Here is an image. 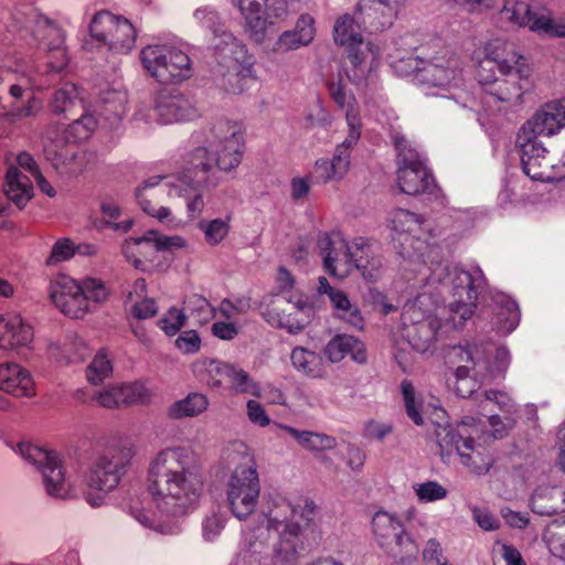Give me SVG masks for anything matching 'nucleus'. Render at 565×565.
<instances>
[{
  "instance_id": "a878e982",
  "label": "nucleus",
  "mask_w": 565,
  "mask_h": 565,
  "mask_svg": "<svg viewBox=\"0 0 565 565\" xmlns=\"http://www.w3.org/2000/svg\"><path fill=\"white\" fill-rule=\"evenodd\" d=\"M0 390L17 397L35 395V383L28 370L17 363L0 364Z\"/></svg>"
},
{
  "instance_id": "473e14b6",
  "label": "nucleus",
  "mask_w": 565,
  "mask_h": 565,
  "mask_svg": "<svg viewBox=\"0 0 565 565\" xmlns=\"http://www.w3.org/2000/svg\"><path fill=\"white\" fill-rule=\"evenodd\" d=\"M495 321L494 324L499 332L509 334L519 324L520 310L518 303L504 294H498L493 297Z\"/></svg>"
},
{
  "instance_id": "69168bd1",
  "label": "nucleus",
  "mask_w": 565,
  "mask_h": 565,
  "mask_svg": "<svg viewBox=\"0 0 565 565\" xmlns=\"http://www.w3.org/2000/svg\"><path fill=\"white\" fill-rule=\"evenodd\" d=\"M403 330L408 326H414L423 321L434 320L433 318L425 317V312L420 310L415 303H406L403 307L402 316Z\"/></svg>"
},
{
  "instance_id": "3c124183",
  "label": "nucleus",
  "mask_w": 565,
  "mask_h": 565,
  "mask_svg": "<svg viewBox=\"0 0 565 565\" xmlns=\"http://www.w3.org/2000/svg\"><path fill=\"white\" fill-rule=\"evenodd\" d=\"M186 319L182 310L172 307L159 319L158 326L167 335L173 337L185 326Z\"/></svg>"
},
{
  "instance_id": "1a4fd4ad",
  "label": "nucleus",
  "mask_w": 565,
  "mask_h": 565,
  "mask_svg": "<svg viewBox=\"0 0 565 565\" xmlns=\"http://www.w3.org/2000/svg\"><path fill=\"white\" fill-rule=\"evenodd\" d=\"M318 247L323 257L326 271L339 278L345 277L354 267L365 268L363 265L375 256L372 246L362 237L355 238L348 244L344 239H335L328 235L318 238Z\"/></svg>"
},
{
  "instance_id": "0e129e2a",
  "label": "nucleus",
  "mask_w": 565,
  "mask_h": 565,
  "mask_svg": "<svg viewBox=\"0 0 565 565\" xmlns=\"http://www.w3.org/2000/svg\"><path fill=\"white\" fill-rule=\"evenodd\" d=\"M130 313L137 320H146L157 316L158 307L154 299L145 297L131 306Z\"/></svg>"
},
{
  "instance_id": "603ef678",
  "label": "nucleus",
  "mask_w": 565,
  "mask_h": 565,
  "mask_svg": "<svg viewBox=\"0 0 565 565\" xmlns=\"http://www.w3.org/2000/svg\"><path fill=\"white\" fill-rule=\"evenodd\" d=\"M413 75L412 82L418 87L429 90L431 88H445L450 83L448 73H405Z\"/></svg>"
},
{
  "instance_id": "79ce46f5",
  "label": "nucleus",
  "mask_w": 565,
  "mask_h": 565,
  "mask_svg": "<svg viewBox=\"0 0 565 565\" xmlns=\"http://www.w3.org/2000/svg\"><path fill=\"white\" fill-rule=\"evenodd\" d=\"M160 115L169 121L190 120L196 115L189 99L183 96H173L170 100L159 106Z\"/></svg>"
},
{
  "instance_id": "a18cd8bd",
  "label": "nucleus",
  "mask_w": 565,
  "mask_h": 565,
  "mask_svg": "<svg viewBox=\"0 0 565 565\" xmlns=\"http://www.w3.org/2000/svg\"><path fill=\"white\" fill-rule=\"evenodd\" d=\"M77 99L82 109L85 110L83 99L78 98V89L76 85L67 83L64 85V87L55 92L51 102V108L56 114H65L67 111H72V108L75 106Z\"/></svg>"
},
{
  "instance_id": "774afa93",
  "label": "nucleus",
  "mask_w": 565,
  "mask_h": 565,
  "mask_svg": "<svg viewBox=\"0 0 565 565\" xmlns=\"http://www.w3.org/2000/svg\"><path fill=\"white\" fill-rule=\"evenodd\" d=\"M472 516L477 524L484 531L499 529L500 521L487 510L475 507L472 508Z\"/></svg>"
},
{
  "instance_id": "a19ab883",
  "label": "nucleus",
  "mask_w": 565,
  "mask_h": 565,
  "mask_svg": "<svg viewBox=\"0 0 565 565\" xmlns=\"http://www.w3.org/2000/svg\"><path fill=\"white\" fill-rule=\"evenodd\" d=\"M209 402L205 395L199 393L189 394L184 399L175 402L169 408L171 418L193 417L207 408Z\"/></svg>"
},
{
  "instance_id": "423d86ee",
  "label": "nucleus",
  "mask_w": 565,
  "mask_h": 565,
  "mask_svg": "<svg viewBox=\"0 0 565 565\" xmlns=\"http://www.w3.org/2000/svg\"><path fill=\"white\" fill-rule=\"evenodd\" d=\"M477 427L468 420H461L456 426L446 423H435V437L439 447V456L445 463H450L456 454L462 465L477 475H486L493 465V458L475 446L473 434Z\"/></svg>"
},
{
  "instance_id": "4d7b16f0",
  "label": "nucleus",
  "mask_w": 565,
  "mask_h": 565,
  "mask_svg": "<svg viewBox=\"0 0 565 565\" xmlns=\"http://www.w3.org/2000/svg\"><path fill=\"white\" fill-rule=\"evenodd\" d=\"M420 501L431 502L446 498L447 490L436 481H427L415 488Z\"/></svg>"
},
{
  "instance_id": "72a5a7b5",
  "label": "nucleus",
  "mask_w": 565,
  "mask_h": 565,
  "mask_svg": "<svg viewBox=\"0 0 565 565\" xmlns=\"http://www.w3.org/2000/svg\"><path fill=\"white\" fill-rule=\"evenodd\" d=\"M436 320L423 321L403 330V338L419 353L427 352L434 344L438 331Z\"/></svg>"
},
{
  "instance_id": "f03ea898",
  "label": "nucleus",
  "mask_w": 565,
  "mask_h": 565,
  "mask_svg": "<svg viewBox=\"0 0 565 565\" xmlns=\"http://www.w3.org/2000/svg\"><path fill=\"white\" fill-rule=\"evenodd\" d=\"M259 490L256 469L249 466V518L258 522L252 529L253 537L263 544L275 533L274 559L281 564H292L303 550L306 532L316 525L317 505L312 500H306L302 507L295 508L285 499H277L256 512L252 508Z\"/></svg>"
},
{
  "instance_id": "20e7f679",
  "label": "nucleus",
  "mask_w": 565,
  "mask_h": 565,
  "mask_svg": "<svg viewBox=\"0 0 565 565\" xmlns=\"http://www.w3.org/2000/svg\"><path fill=\"white\" fill-rule=\"evenodd\" d=\"M47 295L56 309L71 319H83L110 296V289L99 278L86 277L76 280L61 274L50 280Z\"/></svg>"
},
{
  "instance_id": "f704fd0d",
  "label": "nucleus",
  "mask_w": 565,
  "mask_h": 565,
  "mask_svg": "<svg viewBox=\"0 0 565 565\" xmlns=\"http://www.w3.org/2000/svg\"><path fill=\"white\" fill-rule=\"evenodd\" d=\"M33 186L30 179L18 168H9L6 175L4 193L18 206H23L32 198Z\"/></svg>"
},
{
  "instance_id": "aec40b11",
  "label": "nucleus",
  "mask_w": 565,
  "mask_h": 565,
  "mask_svg": "<svg viewBox=\"0 0 565 565\" xmlns=\"http://www.w3.org/2000/svg\"><path fill=\"white\" fill-rule=\"evenodd\" d=\"M140 61L146 71L169 67L175 71H190L191 67V60L185 52L161 45H147L143 47L140 52Z\"/></svg>"
},
{
  "instance_id": "864d4df0",
  "label": "nucleus",
  "mask_w": 565,
  "mask_h": 565,
  "mask_svg": "<svg viewBox=\"0 0 565 565\" xmlns=\"http://www.w3.org/2000/svg\"><path fill=\"white\" fill-rule=\"evenodd\" d=\"M71 62V57L66 47H50L43 55V66L46 71H66Z\"/></svg>"
},
{
  "instance_id": "09e8293b",
  "label": "nucleus",
  "mask_w": 565,
  "mask_h": 565,
  "mask_svg": "<svg viewBox=\"0 0 565 565\" xmlns=\"http://www.w3.org/2000/svg\"><path fill=\"white\" fill-rule=\"evenodd\" d=\"M113 372V366L104 353H98L88 365L86 375L88 381L92 384H100L106 377H108Z\"/></svg>"
},
{
  "instance_id": "bf43d9fd",
  "label": "nucleus",
  "mask_w": 565,
  "mask_h": 565,
  "mask_svg": "<svg viewBox=\"0 0 565 565\" xmlns=\"http://www.w3.org/2000/svg\"><path fill=\"white\" fill-rule=\"evenodd\" d=\"M200 227L204 231L206 241L213 245L218 244L228 232L227 223L220 218L201 223Z\"/></svg>"
},
{
  "instance_id": "58836bf2",
  "label": "nucleus",
  "mask_w": 565,
  "mask_h": 565,
  "mask_svg": "<svg viewBox=\"0 0 565 565\" xmlns=\"http://www.w3.org/2000/svg\"><path fill=\"white\" fill-rule=\"evenodd\" d=\"M521 79V73H500L495 87H489L490 95L501 102L519 100L522 95Z\"/></svg>"
},
{
  "instance_id": "a211bd4d",
  "label": "nucleus",
  "mask_w": 565,
  "mask_h": 565,
  "mask_svg": "<svg viewBox=\"0 0 565 565\" xmlns=\"http://www.w3.org/2000/svg\"><path fill=\"white\" fill-rule=\"evenodd\" d=\"M564 127L565 107L562 98L545 104L523 124L520 131L529 134L532 137H551Z\"/></svg>"
},
{
  "instance_id": "4468645a",
  "label": "nucleus",
  "mask_w": 565,
  "mask_h": 565,
  "mask_svg": "<svg viewBox=\"0 0 565 565\" xmlns=\"http://www.w3.org/2000/svg\"><path fill=\"white\" fill-rule=\"evenodd\" d=\"M501 18L515 26H527L533 32L553 35L556 22L545 9L532 10L529 3L519 0H505Z\"/></svg>"
},
{
  "instance_id": "2eb2a0df",
  "label": "nucleus",
  "mask_w": 565,
  "mask_h": 565,
  "mask_svg": "<svg viewBox=\"0 0 565 565\" xmlns=\"http://www.w3.org/2000/svg\"><path fill=\"white\" fill-rule=\"evenodd\" d=\"M201 379L209 387L230 395L244 393L247 388L246 372L242 367L221 361H210Z\"/></svg>"
},
{
  "instance_id": "cd10ccee",
  "label": "nucleus",
  "mask_w": 565,
  "mask_h": 565,
  "mask_svg": "<svg viewBox=\"0 0 565 565\" xmlns=\"http://www.w3.org/2000/svg\"><path fill=\"white\" fill-rule=\"evenodd\" d=\"M162 180L161 175H156L146 180L142 185L136 190V198L141 210L149 216L160 223L173 221L169 207L159 204V195L153 190Z\"/></svg>"
},
{
  "instance_id": "13d9d810",
  "label": "nucleus",
  "mask_w": 565,
  "mask_h": 565,
  "mask_svg": "<svg viewBox=\"0 0 565 565\" xmlns=\"http://www.w3.org/2000/svg\"><path fill=\"white\" fill-rule=\"evenodd\" d=\"M249 395H253L257 398L265 401L268 404H282L284 395L282 393L270 385H259L258 383L249 382Z\"/></svg>"
},
{
  "instance_id": "5701e85b",
  "label": "nucleus",
  "mask_w": 565,
  "mask_h": 565,
  "mask_svg": "<svg viewBox=\"0 0 565 565\" xmlns=\"http://www.w3.org/2000/svg\"><path fill=\"white\" fill-rule=\"evenodd\" d=\"M149 391L139 383L110 386L100 392L96 399L105 408H119L132 404H145L150 401Z\"/></svg>"
},
{
  "instance_id": "bb28decb",
  "label": "nucleus",
  "mask_w": 565,
  "mask_h": 565,
  "mask_svg": "<svg viewBox=\"0 0 565 565\" xmlns=\"http://www.w3.org/2000/svg\"><path fill=\"white\" fill-rule=\"evenodd\" d=\"M323 352L327 359L332 363L342 361L348 354L359 364H364L367 361L364 344L355 337L349 334L334 335L327 343Z\"/></svg>"
},
{
  "instance_id": "49530a36",
  "label": "nucleus",
  "mask_w": 565,
  "mask_h": 565,
  "mask_svg": "<svg viewBox=\"0 0 565 565\" xmlns=\"http://www.w3.org/2000/svg\"><path fill=\"white\" fill-rule=\"evenodd\" d=\"M353 19L344 14L340 17L333 26V39L337 44L349 46L352 44H362V36L353 31Z\"/></svg>"
},
{
  "instance_id": "39448f33",
  "label": "nucleus",
  "mask_w": 565,
  "mask_h": 565,
  "mask_svg": "<svg viewBox=\"0 0 565 565\" xmlns=\"http://www.w3.org/2000/svg\"><path fill=\"white\" fill-rule=\"evenodd\" d=\"M430 279L449 289L452 299L448 303V320L455 328L462 327L472 317L479 292L484 286L482 270L477 267L468 271L458 265L439 263L431 270Z\"/></svg>"
},
{
  "instance_id": "37998d69",
  "label": "nucleus",
  "mask_w": 565,
  "mask_h": 565,
  "mask_svg": "<svg viewBox=\"0 0 565 565\" xmlns=\"http://www.w3.org/2000/svg\"><path fill=\"white\" fill-rule=\"evenodd\" d=\"M394 145L397 151V166L399 168L411 167H426L425 158L418 152V150L412 146L404 136H395Z\"/></svg>"
},
{
  "instance_id": "de8ad7c7",
  "label": "nucleus",
  "mask_w": 565,
  "mask_h": 565,
  "mask_svg": "<svg viewBox=\"0 0 565 565\" xmlns=\"http://www.w3.org/2000/svg\"><path fill=\"white\" fill-rule=\"evenodd\" d=\"M544 540L554 556L565 559V524L555 523L548 526Z\"/></svg>"
},
{
  "instance_id": "4c0bfd02",
  "label": "nucleus",
  "mask_w": 565,
  "mask_h": 565,
  "mask_svg": "<svg viewBox=\"0 0 565 565\" xmlns=\"http://www.w3.org/2000/svg\"><path fill=\"white\" fill-rule=\"evenodd\" d=\"M294 367L305 375L321 377L323 374L321 356L305 348H295L290 355Z\"/></svg>"
},
{
  "instance_id": "4be33fe9",
  "label": "nucleus",
  "mask_w": 565,
  "mask_h": 565,
  "mask_svg": "<svg viewBox=\"0 0 565 565\" xmlns=\"http://www.w3.org/2000/svg\"><path fill=\"white\" fill-rule=\"evenodd\" d=\"M34 338L33 328L20 316L0 315V350L18 351L29 348Z\"/></svg>"
},
{
  "instance_id": "c03bdc74",
  "label": "nucleus",
  "mask_w": 565,
  "mask_h": 565,
  "mask_svg": "<svg viewBox=\"0 0 565 565\" xmlns=\"http://www.w3.org/2000/svg\"><path fill=\"white\" fill-rule=\"evenodd\" d=\"M243 158V151L238 145L236 134L225 140L222 150L218 152L215 160V167L221 170L230 171L237 167Z\"/></svg>"
},
{
  "instance_id": "680f3d73",
  "label": "nucleus",
  "mask_w": 565,
  "mask_h": 565,
  "mask_svg": "<svg viewBox=\"0 0 565 565\" xmlns=\"http://www.w3.org/2000/svg\"><path fill=\"white\" fill-rule=\"evenodd\" d=\"M174 344L183 353H196L201 348V338L195 330H186L175 339Z\"/></svg>"
},
{
  "instance_id": "c9c22d12",
  "label": "nucleus",
  "mask_w": 565,
  "mask_h": 565,
  "mask_svg": "<svg viewBox=\"0 0 565 565\" xmlns=\"http://www.w3.org/2000/svg\"><path fill=\"white\" fill-rule=\"evenodd\" d=\"M279 427L286 430L301 447L310 451L330 450L337 446V439L327 434L299 430L286 425H279Z\"/></svg>"
},
{
  "instance_id": "f3484780",
  "label": "nucleus",
  "mask_w": 565,
  "mask_h": 565,
  "mask_svg": "<svg viewBox=\"0 0 565 565\" xmlns=\"http://www.w3.org/2000/svg\"><path fill=\"white\" fill-rule=\"evenodd\" d=\"M480 54L484 55L479 64L483 71H493L495 66L499 71H522L530 66L529 58L514 44L501 40L489 42Z\"/></svg>"
},
{
  "instance_id": "c85d7f7f",
  "label": "nucleus",
  "mask_w": 565,
  "mask_h": 565,
  "mask_svg": "<svg viewBox=\"0 0 565 565\" xmlns=\"http://www.w3.org/2000/svg\"><path fill=\"white\" fill-rule=\"evenodd\" d=\"M531 509L539 515H554L565 511V490L557 486H539L531 497Z\"/></svg>"
},
{
  "instance_id": "9d476101",
  "label": "nucleus",
  "mask_w": 565,
  "mask_h": 565,
  "mask_svg": "<svg viewBox=\"0 0 565 565\" xmlns=\"http://www.w3.org/2000/svg\"><path fill=\"white\" fill-rule=\"evenodd\" d=\"M372 531L379 546L396 563L404 564L416 558L418 546L396 514L377 511L372 519Z\"/></svg>"
},
{
  "instance_id": "8fccbe9b",
  "label": "nucleus",
  "mask_w": 565,
  "mask_h": 565,
  "mask_svg": "<svg viewBox=\"0 0 565 565\" xmlns=\"http://www.w3.org/2000/svg\"><path fill=\"white\" fill-rule=\"evenodd\" d=\"M76 254L75 243L67 237L57 239L52 246L51 253L45 260L46 266L70 260Z\"/></svg>"
},
{
  "instance_id": "6e6552de",
  "label": "nucleus",
  "mask_w": 565,
  "mask_h": 565,
  "mask_svg": "<svg viewBox=\"0 0 565 565\" xmlns=\"http://www.w3.org/2000/svg\"><path fill=\"white\" fill-rule=\"evenodd\" d=\"M318 247L323 257L326 271L339 278L345 277L354 267L365 268L363 265L375 256L372 246L362 237L355 238L348 244L344 239H335L328 235L318 238Z\"/></svg>"
},
{
  "instance_id": "ea45409f",
  "label": "nucleus",
  "mask_w": 565,
  "mask_h": 565,
  "mask_svg": "<svg viewBox=\"0 0 565 565\" xmlns=\"http://www.w3.org/2000/svg\"><path fill=\"white\" fill-rule=\"evenodd\" d=\"M391 227L399 235L407 234L415 237L416 234L422 230L425 222L424 216L409 212L404 209H397L391 214Z\"/></svg>"
},
{
  "instance_id": "7ed1b4c3",
  "label": "nucleus",
  "mask_w": 565,
  "mask_h": 565,
  "mask_svg": "<svg viewBox=\"0 0 565 565\" xmlns=\"http://www.w3.org/2000/svg\"><path fill=\"white\" fill-rule=\"evenodd\" d=\"M446 356L449 364L456 365L447 385L462 398L470 397L481 385L503 379L511 361L504 347L497 348L491 359L490 344L482 342L451 347Z\"/></svg>"
},
{
  "instance_id": "ddd939ff",
  "label": "nucleus",
  "mask_w": 565,
  "mask_h": 565,
  "mask_svg": "<svg viewBox=\"0 0 565 565\" xmlns=\"http://www.w3.org/2000/svg\"><path fill=\"white\" fill-rule=\"evenodd\" d=\"M19 449L28 461L41 469L47 492L51 495H62L65 478L58 455L31 443L19 444Z\"/></svg>"
},
{
  "instance_id": "e433bc0d",
  "label": "nucleus",
  "mask_w": 565,
  "mask_h": 565,
  "mask_svg": "<svg viewBox=\"0 0 565 565\" xmlns=\"http://www.w3.org/2000/svg\"><path fill=\"white\" fill-rule=\"evenodd\" d=\"M349 171L344 157L334 156L331 161L320 159L316 161L312 178L318 183L341 180Z\"/></svg>"
},
{
  "instance_id": "0eeeda50",
  "label": "nucleus",
  "mask_w": 565,
  "mask_h": 565,
  "mask_svg": "<svg viewBox=\"0 0 565 565\" xmlns=\"http://www.w3.org/2000/svg\"><path fill=\"white\" fill-rule=\"evenodd\" d=\"M135 455L136 446L131 439H113L90 465L84 476V483L88 490L104 493L115 489Z\"/></svg>"
},
{
  "instance_id": "412c9836",
  "label": "nucleus",
  "mask_w": 565,
  "mask_h": 565,
  "mask_svg": "<svg viewBox=\"0 0 565 565\" xmlns=\"http://www.w3.org/2000/svg\"><path fill=\"white\" fill-rule=\"evenodd\" d=\"M249 3V39L262 43L269 26L274 24L273 18L285 13V3L281 0H262Z\"/></svg>"
},
{
  "instance_id": "6ab92c4d",
  "label": "nucleus",
  "mask_w": 565,
  "mask_h": 565,
  "mask_svg": "<svg viewBox=\"0 0 565 565\" xmlns=\"http://www.w3.org/2000/svg\"><path fill=\"white\" fill-rule=\"evenodd\" d=\"M215 167V160L205 147H198L184 159V168L178 174V180L193 190L210 182Z\"/></svg>"
},
{
  "instance_id": "e2e57ef3",
  "label": "nucleus",
  "mask_w": 565,
  "mask_h": 565,
  "mask_svg": "<svg viewBox=\"0 0 565 565\" xmlns=\"http://www.w3.org/2000/svg\"><path fill=\"white\" fill-rule=\"evenodd\" d=\"M292 31L309 45L316 35L315 19L308 13L301 14Z\"/></svg>"
},
{
  "instance_id": "9b49d317",
  "label": "nucleus",
  "mask_w": 565,
  "mask_h": 565,
  "mask_svg": "<svg viewBox=\"0 0 565 565\" xmlns=\"http://www.w3.org/2000/svg\"><path fill=\"white\" fill-rule=\"evenodd\" d=\"M184 245L185 242L180 236H164L159 235L156 231H150L143 237L126 239L122 253L135 268L142 271H154L163 265L161 252L181 248Z\"/></svg>"
},
{
  "instance_id": "b1692460",
  "label": "nucleus",
  "mask_w": 565,
  "mask_h": 565,
  "mask_svg": "<svg viewBox=\"0 0 565 565\" xmlns=\"http://www.w3.org/2000/svg\"><path fill=\"white\" fill-rule=\"evenodd\" d=\"M318 282V292L329 297L337 317L353 328L361 330L364 324L363 317L358 306L350 301L348 295L340 289L333 288L326 277H319Z\"/></svg>"
},
{
  "instance_id": "c756f323",
  "label": "nucleus",
  "mask_w": 565,
  "mask_h": 565,
  "mask_svg": "<svg viewBox=\"0 0 565 565\" xmlns=\"http://www.w3.org/2000/svg\"><path fill=\"white\" fill-rule=\"evenodd\" d=\"M397 183L401 192L408 195L430 193L435 188V180L427 167H404L397 170Z\"/></svg>"
},
{
  "instance_id": "052dcab7",
  "label": "nucleus",
  "mask_w": 565,
  "mask_h": 565,
  "mask_svg": "<svg viewBox=\"0 0 565 565\" xmlns=\"http://www.w3.org/2000/svg\"><path fill=\"white\" fill-rule=\"evenodd\" d=\"M505 420L507 422H503L498 415L488 417L490 429L486 431L487 436L484 437V441H487L488 438H492L493 440L504 438L513 425V420L510 416H507Z\"/></svg>"
},
{
  "instance_id": "f257e3e1",
  "label": "nucleus",
  "mask_w": 565,
  "mask_h": 565,
  "mask_svg": "<svg viewBox=\"0 0 565 565\" xmlns=\"http://www.w3.org/2000/svg\"><path fill=\"white\" fill-rule=\"evenodd\" d=\"M145 487L161 513L181 518L200 507L206 476L193 451L182 447L167 448L150 461Z\"/></svg>"
},
{
  "instance_id": "7c9ffc66",
  "label": "nucleus",
  "mask_w": 565,
  "mask_h": 565,
  "mask_svg": "<svg viewBox=\"0 0 565 565\" xmlns=\"http://www.w3.org/2000/svg\"><path fill=\"white\" fill-rule=\"evenodd\" d=\"M289 303V309H284L281 315L277 313L276 317L268 319V322L287 329L289 333H298L309 323L312 308L302 297Z\"/></svg>"
},
{
  "instance_id": "dca6fc26",
  "label": "nucleus",
  "mask_w": 565,
  "mask_h": 565,
  "mask_svg": "<svg viewBox=\"0 0 565 565\" xmlns=\"http://www.w3.org/2000/svg\"><path fill=\"white\" fill-rule=\"evenodd\" d=\"M516 146L520 149L522 169L526 175L533 180H542L546 171L553 167L550 159V151L539 140V137H532L529 134L519 131Z\"/></svg>"
},
{
  "instance_id": "338daca9",
  "label": "nucleus",
  "mask_w": 565,
  "mask_h": 565,
  "mask_svg": "<svg viewBox=\"0 0 565 565\" xmlns=\"http://www.w3.org/2000/svg\"><path fill=\"white\" fill-rule=\"evenodd\" d=\"M486 399L494 402L499 409L508 415L515 413V404L511 397L501 391H487L484 392Z\"/></svg>"
},
{
  "instance_id": "6e6d98bb",
  "label": "nucleus",
  "mask_w": 565,
  "mask_h": 565,
  "mask_svg": "<svg viewBox=\"0 0 565 565\" xmlns=\"http://www.w3.org/2000/svg\"><path fill=\"white\" fill-rule=\"evenodd\" d=\"M276 284L279 292L287 302H292L298 297H301L300 295L292 294L296 287V279L285 266L278 268Z\"/></svg>"
},
{
  "instance_id": "2f4dec72",
  "label": "nucleus",
  "mask_w": 565,
  "mask_h": 565,
  "mask_svg": "<svg viewBox=\"0 0 565 565\" xmlns=\"http://www.w3.org/2000/svg\"><path fill=\"white\" fill-rule=\"evenodd\" d=\"M247 468L241 466L234 470L228 481L227 499L231 511L239 519L247 518Z\"/></svg>"
},
{
  "instance_id": "393cba45",
  "label": "nucleus",
  "mask_w": 565,
  "mask_h": 565,
  "mask_svg": "<svg viewBox=\"0 0 565 565\" xmlns=\"http://www.w3.org/2000/svg\"><path fill=\"white\" fill-rule=\"evenodd\" d=\"M358 9L364 24L374 31L390 28L398 12L397 0H359Z\"/></svg>"
},
{
  "instance_id": "f8f14e48",
  "label": "nucleus",
  "mask_w": 565,
  "mask_h": 565,
  "mask_svg": "<svg viewBox=\"0 0 565 565\" xmlns=\"http://www.w3.org/2000/svg\"><path fill=\"white\" fill-rule=\"evenodd\" d=\"M89 35L109 51L126 54L135 47L137 30L127 18L99 10L90 21Z\"/></svg>"
},
{
  "instance_id": "5fc2aeb1",
  "label": "nucleus",
  "mask_w": 565,
  "mask_h": 565,
  "mask_svg": "<svg viewBox=\"0 0 565 565\" xmlns=\"http://www.w3.org/2000/svg\"><path fill=\"white\" fill-rule=\"evenodd\" d=\"M347 47L353 67H361L369 57L373 61L379 52V47L370 42L365 45L352 44Z\"/></svg>"
}]
</instances>
